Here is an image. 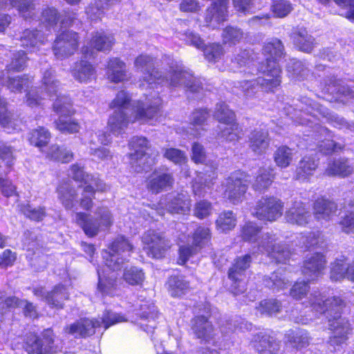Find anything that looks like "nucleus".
<instances>
[{
	"label": "nucleus",
	"mask_w": 354,
	"mask_h": 354,
	"mask_svg": "<svg viewBox=\"0 0 354 354\" xmlns=\"http://www.w3.org/2000/svg\"><path fill=\"white\" fill-rule=\"evenodd\" d=\"M143 250L152 258L160 259L170 247L169 241L160 233L150 230L146 232L142 238Z\"/></svg>",
	"instance_id": "15"
},
{
	"label": "nucleus",
	"mask_w": 354,
	"mask_h": 354,
	"mask_svg": "<svg viewBox=\"0 0 354 354\" xmlns=\"http://www.w3.org/2000/svg\"><path fill=\"white\" fill-rule=\"evenodd\" d=\"M164 156L175 164L181 165L185 163L187 160L185 153L176 148L165 149Z\"/></svg>",
	"instance_id": "63"
},
{
	"label": "nucleus",
	"mask_w": 354,
	"mask_h": 354,
	"mask_svg": "<svg viewBox=\"0 0 354 354\" xmlns=\"http://www.w3.org/2000/svg\"><path fill=\"white\" fill-rule=\"evenodd\" d=\"M250 261L251 257L249 254L239 257L229 270L228 277L232 281L230 290L234 295H241L245 291V282L243 279L245 270L250 266Z\"/></svg>",
	"instance_id": "17"
},
{
	"label": "nucleus",
	"mask_w": 354,
	"mask_h": 354,
	"mask_svg": "<svg viewBox=\"0 0 354 354\" xmlns=\"http://www.w3.org/2000/svg\"><path fill=\"white\" fill-rule=\"evenodd\" d=\"M273 179L272 170L270 169H261L257 176L256 180L253 184L255 189L261 191L268 187Z\"/></svg>",
	"instance_id": "57"
},
{
	"label": "nucleus",
	"mask_w": 354,
	"mask_h": 354,
	"mask_svg": "<svg viewBox=\"0 0 354 354\" xmlns=\"http://www.w3.org/2000/svg\"><path fill=\"white\" fill-rule=\"evenodd\" d=\"M274 160L278 167H288L293 160L292 149L286 146L279 147L274 153Z\"/></svg>",
	"instance_id": "48"
},
{
	"label": "nucleus",
	"mask_w": 354,
	"mask_h": 354,
	"mask_svg": "<svg viewBox=\"0 0 354 354\" xmlns=\"http://www.w3.org/2000/svg\"><path fill=\"white\" fill-rule=\"evenodd\" d=\"M310 217V212L301 202H295L286 213L287 221L298 225H306Z\"/></svg>",
	"instance_id": "29"
},
{
	"label": "nucleus",
	"mask_w": 354,
	"mask_h": 354,
	"mask_svg": "<svg viewBox=\"0 0 354 354\" xmlns=\"http://www.w3.org/2000/svg\"><path fill=\"white\" fill-rule=\"evenodd\" d=\"M283 203L274 197L262 198L252 211L260 220L274 221L282 215Z\"/></svg>",
	"instance_id": "18"
},
{
	"label": "nucleus",
	"mask_w": 354,
	"mask_h": 354,
	"mask_svg": "<svg viewBox=\"0 0 354 354\" xmlns=\"http://www.w3.org/2000/svg\"><path fill=\"white\" fill-rule=\"evenodd\" d=\"M167 289L172 297H181L188 290V283L181 276H172L167 281Z\"/></svg>",
	"instance_id": "44"
},
{
	"label": "nucleus",
	"mask_w": 354,
	"mask_h": 354,
	"mask_svg": "<svg viewBox=\"0 0 354 354\" xmlns=\"http://www.w3.org/2000/svg\"><path fill=\"white\" fill-rule=\"evenodd\" d=\"M173 183L174 178L170 174L156 170L152 174L147 186L151 192L159 193L171 187Z\"/></svg>",
	"instance_id": "30"
},
{
	"label": "nucleus",
	"mask_w": 354,
	"mask_h": 354,
	"mask_svg": "<svg viewBox=\"0 0 354 354\" xmlns=\"http://www.w3.org/2000/svg\"><path fill=\"white\" fill-rule=\"evenodd\" d=\"M134 66L138 71L143 73V80L150 88L156 84L176 87L184 85L192 92H197L201 87V82L194 77L189 71L185 70L184 66L176 62H172L169 71L166 76L153 68V59L146 55H140L134 62Z\"/></svg>",
	"instance_id": "4"
},
{
	"label": "nucleus",
	"mask_w": 354,
	"mask_h": 354,
	"mask_svg": "<svg viewBox=\"0 0 354 354\" xmlns=\"http://www.w3.org/2000/svg\"><path fill=\"white\" fill-rule=\"evenodd\" d=\"M215 118L225 126L221 129L219 136L228 142H234L241 137V129L235 122L234 113L228 109L225 103L218 104L214 112Z\"/></svg>",
	"instance_id": "12"
},
{
	"label": "nucleus",
	"mask_w": 354,
	"mask_h": 354,
	"mask_svg": "<svg viewBox=\"0 0 354 354\" xmlns=\"http://www.w3.org/2000/svg\"><path fill=\"white\" fill-rule=\"evenodd\" d=\"M259 354H276L279 348V344L270 337H262L259 342L255 345Z\"/></svg>",
	"instance_id": "55"
},
{
	"label": "nucleus",
	"mask_w": 354,
	"mask_h": 354,
	"mask_svg": "<svg viewBox=\"0 0 354 354\" xmlns=\"http://www.w3.org/2000/svg\"><path fill=\"white\" fill-rule=\"evenodd\" d=\"M19 307L24 309L26 316L35 317L36 316V310L32 304L26 300H19L15 297H8L4 301L0 302V314L3 315L7 310Z\"/></svg>",
	"instance_id": "33"
},
{
	"label": "nucleus",
	"mask_w": 354,
	"mask_h": 354,
	"mask_svg": "<svg viewBox=\"0 0 354 354\" xmlns=\"http://www.w3.org/2000/svg\"><path fill=\"white\" fill-rule=\"evenodd\" d=\"M192 245L180 246L179 248V257L178 263L184 265L190 257L197 251L207 245L210 239V232L207 227H199L191 238Z\"/></svg>",
	"instance_id": "16"
},
{
	"label": "nucleus",
	"mask_w": 354,
	"mask_h": 354,
	"mask_svg": "<svg viewBox=\"0 0 354 354\" xmlns=\"http://www.w3.org/2000/svg\"><path fill=\"white\" fill-rule=\"evenodd\" d=\"M78 37L75 32L63 31L59 34L53 46V51L57 59H64L73 55L77 50Z\"/></svg>",
	"instance_id": "20"
},
{
	"label": "nucleus",
	"mask_w": 354,
	"mask_h": 354,
	"mask_svg": "<svg viewBox=\"0 0 354 354\" xmlns=\"http://www.w3.org/2000/svg\"><path fill=\"white\" fill-rule=\"evenodd\" d=\"M325 257L320 253H315L304 263L302 272L308 281H313L324 274L326 268Z\"/></svg>",
	"instance_id": "26"
},
{
	"label": "nucleus",
	"mask_w": 354,
	"mask_h": 354,
	"mask_svg": "<svg viewBox=\"0 0 354 354\" xmlns=\"http://www.w3.org/2000/svg\"><path fill=\"white\" fill-rule=\"evenodd\" d=\"M70 176L75 181H80L84 186L82 198L80 200L81 207L88 210L93 205L92 198L95 194V191L105 192L106 185L97 177L93 175L85 174L83 168L79 165H73L70 170Z\"/></svg>",
	"instance_id": "10"
},
{
	"label": "nucleus",
	"mask_w": 354,
	"mask_h": 354,
	"mask_svg": "<svg viewBox=\"0 0 354 354\" xmlns=\"http://www.w3.org/2000/svg\"><path fill=\"white\" fill-rule=\"evenodd\" d=\"M191 201L187 193L170 194L162 198L158 203L157 212L162 215V209H167L171 214H185L189 211Z\"/></svg>",
	"instance_id": "19"
},
{
	"label": "nucleus",
	"mask_w": 354,
	"mask_h": 354,
	"mask_svg": "<svg viewBox=\"0 0 354 354\" xmlns=\"http://www.w3.org/2000/svg\"><path fill=\"white\" fill-rule=\"evenodd\" d=\"M283 51V46L280 40L272 39L268 41L263 48V53L266 57V63H261L256 68V62L248 59V53L244 51L238 55L231 61L230 70L234 72L243 73L247 75H255L257 72L266 75V77L245 80L238 83V87L245 96L252 97L256 95L259 88L266 92H274V88L281 84V69L277 63Z\"/></svg>",
	"instance_id": "1"
},
{
	"label": "nucleus",
	"mask_w": 354,
	"mask_h": 354,
	"mask_svg": "<svg viewBox=\"0 0 354 354\" xmlns=\"http://www.w3.org/2000/svg\"><path fill=\"white\" fill-rule=\"evenodd\" d=\"M248 185L245 174L241 172L233 174L226 179L224 196L233 204H237L244 198Z\"/></svg>",
	"instance_id": "14"
},
{
	"label": "nucleus",
	"mask_w": 354,
	"mask_h": 354,
	"mask_svg": "<svg viewBox=\"0 0 354 354\" xmlns=\"http://www.w3.org/2000/svg\"><path fill=\"white\" fill-rule=\"evenodd\" d=\"M47 157L62 162H68L73 158V153L66 148L52 145L47 152Z\"/></svg>",
	"instance_id": "51"
},
{
	"label": "nucleus",
	"mask_w": 354,
	"mask_h": 354,
	"mask_svg": "<svg viewBox=\"0 0 354 354\" xmlns=\"http://www.w3.org/2000/svg\"><path fill=\"white\" fill-rule=\"evenodd\" d=\"M112 0H95V4L89 6L86 9V13L92 21L102 19L104 10L108 7Z\"/></svg>",
	"instance_id": "52"
},
{
	"label": "nucleus",
	"mask_w": 354,
	"mask_h": 354,
	"mask_svg": "<svg viewBox=\"0 0 354 354\" xmlns=\"http://www.w3.org/2000/svg\"><path fill=\"white\" fill-rule=\"evenodd\" d=\"M243 31L232 26L227 27L223 32L222 37L225 44H236L243 38Z\"/></svg>",
	"instance_id": "59"
},
{
	"label": "nucleus",
	"mask_w": 354,
	"mask_h": 354,
	"mask_svg": "<svg viewBox=\"0 0 354 354\" xmlns=\"http://www.w3.org/2000/svg\"><path fill=\"white\" fill-rule=\"evenodd\" d=\"M42 336V343L35 334H30L27 337L24 348L28 354H44L55 351L53 348V330L50 328L44 330Z\"/></svg>",
	"instance_id": "21"
},
{
	"label": "nucleus",
	"mask_w": 354,
	"mask_h": 354,
	"mask_svg": "<svg viewBox=\"0 0 354 354\" xmlns=\"http://www.w3.org/2000/svg\"><path fill=\"white\" fill-rule=\"evenodd\" d=\"M353 171L352 167L348 164L347 160H338L329 163L326 174L328 176H338L345 177Z\"/></svg>",
	"instance_id": "46"
},
{
	"label": "nucleus",
	"mask_w": 354,
	"mask_h": 354,
	"mask_svg": "<svg viewBox=\"0 0 354 354\" xmlns=\"http://www.w3.org/2000/svg\"><path fill=\"white\" fill-rule=\"evenodd\" d=\"M183 36L185 37L183 39L187 44L194 46L198 49H203L204 56L210 63H216L223 54V48L219 44H212L204 48L203 41L198 35L192 32H186Z\"/></svg>",
	"instance_id": "22"
},
{
	"label": "nucleus",
	"mask_w": 354,
	"mask_h": 354,
	"mask_svg": "<svg viewBox=\"0 0 354 354\" xmlns=\"http://www.w3.org/2000/svg\"><path fill=\"white\" fill-rule=\"evenodd\" d=\"M7 82V87L12 92L21 91L24 88H28L31 81L26 76L20 77L19 75L15 77H8Z\"/></svg>",
	"instance_id": "61"
},
{
	"label": "nucleus",
	"mask_w": 354,
	"mask_h": 354,
	"mask_svg": "<svg viewBox=\"0 0 354 354\" xmlns=\"http://www.w3.org/2000/svg\"><path fill=\"white\" fill-rule=\"evenodd\" d=\"M123 278L128 284L136 286L142 283L145 279V274L141 269L132 266L129 268H124Z\"/></svg>",
	"instance_id": "54"
},
{
	"label": "nucleus",
	"mask_w": 354,
	"mask_h": 354,
	"mask_svg": "<svg viewBox=\"0 0 354 354\" xmlns=\"http://www.w3.org/2000/svg\"><path fill=\"white\" fill-rule=\"evenodd\" d=\"M114 44V39L111 35H106L103 32H96L91 40V47L97 50H109Z\"/></svg>",
	"instance_id": "45"
},
{
	"label": "nucleus",
	"mask_w": 354,
	"mask_h": 354,
	"mask_svg": "<svg viewBox=\"0 0 354 354\" xmlns=\"http://www.w3.org/2000/svg\"><path fill=\"white\" fill-rule=\"evenodd\" d=\"M216 178L215 168L210 171L209 174L207 173H200L194 180L192 185L194 194L199 197L204 196L209 192L213 185V180Z\"/></svg>",
	"instance_id": "32"
},
{
	"label": "nucleus",
	"mask_w": 354,
	"mask_h": 354,
	"mask_svg": "<svg viewBox=\"0 0 354 354\" xmlns=\"http://www.w3.org/2000/svg\"><path fill=\"white\" fill-rule=\"evenodd\" d=\"M58 198L66 209H73L76 203V190L69 183H64L57 188Z\"/></svg>",
	"instance_id": "41"
},
{
	"label": "nucleus",
	"mask_w": 354,
	"mask_h": 354,
	"mask_svg": "<svg viewBox=\"0 0 354 354\" xmlns=\"http://www.w3.org/2000/svg\"><path fill=\"white\" fill-rule=\"evenodd\" d=\"M132 245L123 236H118L102 254L105 267L97 269V290L102 296L113 297L120 292L117 271L124 267V261L129 257Z\"/></svg>",
	"instance_id": "5"
},
{
	"label": "nucleus",
	"mask_w": 354,
	"mask_h": 354,
	"mask_svg": "<svg viewBox=\"0 0 354 354\" xmlns=\"http://www.w3.org/2000/svg\"><path fill=\"white\" fill-rule=\"evenodd\" d=\"M308 302L313 310L327 319L329 329L332 330L330 345L335 347L344 344L351 329L348 321L341 316L344 301L337 297L327 298L324 292L316 291L310 294Z\"/></svg>",
	"instance_id": "6"
},
{
	"label": "nucleus",
	"mask_w": 354,
	"mask_h": 354,
	"mask_svg": "<svg viewBox=\"0 0 354 354\" xmlns=\"http://www.w3.org/2000/svg\"><path fill=\"white\" fill-rule=\"evenodd\" d=\"M318 135L317 147L319 150L324 153L340 149L341 147L337 145L331 140L332 134L328 129L323 127H316Z\"/></svg>",
	"instance_id": "40"
},
{
	"label": "nucleus",
	"mask_w": 354,
	"mask_h": 354,
	"mask_svg": "<svg viewBox=\"0 0 354 354\" xmlns=\"http://www.w3.org/2000/svg\"><path fill=\"white\" fill-rule=\"evenodd\" d=\"M142 311L136 324L145 331L149 333L153 332L156 326V319L158 318V312L153 305H140Z\"/></svg>",
	"instance_id": "31"
},
{
	"label": "nucleus",
	"mask_w": 354,
	"mask_h": 354,
	"mask_svg": "<svg viewBox=\"0 0 354 354\" xmlns=\"http://www.w3.org/2000/svg\"><path fill=\"white\" fill-rule=\"evenodd\" d=\"M73 77L80 82L87 83L95 77V69L88 62L82 59L72 69Z\"/></svg>",
	"instance_id": "36"
},
{
	"label": "nucleus",
	"mask_w": 354,
	"mask_h": 354,
	"mask_svg": "<svg viewBox=\"0 0 354 354\" xmlns=\"http://www.w3.org/2000/svg\"><path fill=\"white\" fill-rule=\"evenodd\" d=\"M287 340L293 346L302 348L308 343V337L306 331L300 329L290 330L286 335Z\"/></svg>",
	"instance_id": "56"
},
{
	"label": "nucleus",
	"mask_w": 354,
	"mask_h": 354,
	"mask_svg": "<svg viewBox=\"0 0 354 354\" xmlns=\"http://www.w3.org/2000/svg\"><path fill=\"white\" fill-rule=\"evenodd\" d=\"M160 104L159 97L155 98L153 103L149 100L145 103L140 101L131 103L128 93L121 91L109 105L114 111L109 118L108 127L113 133L120 134L129 123L149 122L158 115Z\"/></svg>",
	"instance_id": "2"
},
{
	"label": "nucleus",
	"mask_w": 354,
	"mask_h": 354,
	"mask_svg": "<svg viewBox=\"0 0 354 354\" xmlns=\"http://www.w3.org/2000/svg\"><path fill=\"white\" fill-rule=\"evenodd\" d=\"M129 147L134 152L129 154V163L136 172L147 171L154 164L145 151L149 149V141L145 137H133L129 142Z\"/></svg>",
	"instance_id": "13"
},
{
	"label": "nucleus",
	"mask_w": 354,
	"mask_h": 354,
	"mask_svg": "<svg viewBox=\"0 0 354 354\" xmlns=\"http://www.w3.org/2000/svg\"><path fill=\"white\" fill-rule=\"evenodd\" d=\"M59 82L55 79L53 71L50 69L44 72L39 88V95L37 89H31L26 94V103L30 106L39 104V100L48 97L51 100L57 97L53 104L54 110L59 115L56 122L57 129L63 133H73L80 129L79 124L71 118H68L73 113L71 100L64 96H57Z\"/></svg>",
	"instance_id": "3"
},
{
	"label": "nucleus",
	"mask_w": 354,
	"mask_h": 354,
	"mask_svg": "<svg viewBox=\"0 0 354 354\" xmlns=\"http://www.w3.org/2000/svg\"><path fill=\"white\" fill-rule=\"evenodd\" d=\"M95 214L96 218H94L86 213L75 214V223L90 237L96 236L100 231L108 229L113 223L111 214L107 208L100 209Z\"/></svg>",
	"instance_id": "11"
},
{
	"label": "nucleus",
	"mask_w": 354,
	"mask_h": 354,
	"mask_svg": "<svg viewBox=\"0 0 354 354\" xmlns=\"http://www.w3.org/2000/svg\"><path fill=\"white\" fill-rule=\"evenodd\" d=\"M127 321V319L124 315L107 310L103 313L100 321L88 318L80 319L68 327H66L65 332L75 337H85L93 335L95 333L96 328L102 325L104 329H106L113 324Z\"/></svg>",
	"instance_id": "9"
},
{
	"label": "nucleus",
	"mask_w": 354,
	"mask_h": 354,
	"mask_svg": "<svg viewBox=\"0 0 354 354\" xmlns=\"http://www.w3.org/2000/svg\"><path fill=\"white\" fill-rule=\"evenodd\" d=\"M296 106L297 109L288 107L286 113L299 124L313 123L317 118L319 119V117L322 116L333 122L334 126L338 128H342L347 124L344 118L332 115L325 106L313 102L309 98H304Z\"/></svg>",
	"instance_id": "7"
},
{
	"label": "nucleus",
	"mask_w": 354,
	"mask_h": 354,
	"mask_svg": "<svg viewBox=\"0 0 354 354\" xmlns=\"http://www.w3.org/2000/svg\"><path fill=\"white\" fill-rule=\"evenodd\" d=\"M41 21L48 31L50 29L57 31L58 29L60 30L62 28L71 25L74 19L70 17H68L67 19L57 17V12L55 8H48L43 11Z\"/></svg>",
	"instance_id": "27"
},
{
	"label": "nucleus",
	"mask_w": 354,
	"mask_h": 354,
	"mask_svg": "<svg viewBox=\"0 0 354 354\" xmlns=\"http://www.w3.org/2000/svg\"><path fill=\"white\" fill-rule=\"evenodd\" d=\"M294 44L301 51L310 52L314 46V39L306 28H297L291 34Z\"/></svg>",
	"instance_id": "37"
},
{
	"label": "nucleus",
	"mask_w": 354,
	"mask_h": 354,
	"mask_svg": "<svg viewBox=\"0 0 354 354\" xmlns=\"http://www.w3.org/2000/svg\"><path fill=\"white\" fill-rule=\"evenodd\" d=\"M236 224V219L232 211L221 213L216 221L217 230L221 232H227L232 230Z\"/></svg>",
	"instance_id": "47"
},
{
	"label": "nucleus",
	"mask_w": 354,
	"mask_h": 354,
	"mask_svg": "<svg viewBox=\"0 0 354 354\" xmlns=\"http://www.w3.org/2000/svg\"><path fill=\"white\" fill-rule=\"evenodd\" d=\"M260 230L261 227L256 223L247 222L241 227V234L244 241L255 243L260 252L266 253L268 257L274 259L279 263H286L289 259L290 251L281 245H277L276 250L273 243L276 239L269 234H263L259 240Z\"/></svg>",
	"instance_id": "8"
},
{
	"label": "nucleus",
	"mask_w": 354,
	"mask_h": 354,
	"mask_svg": "<svg viewBox=\"0 0 354 354\" xmlns=\"http://www.w3.org/2000/svg\"><path fill=\"white\" fill-rule=\"evenodd\" d=\"M269 147V138L267 131L255 129L250 137V148L257 155L264 153Z\"/></svg>",
	"instance_id": "35"
},
{
	"label": "nucleus",
	"mask_w": 354,
	"mask_h": 354,
	"mask_svg": "<svg viewBox=\"0 0 354 354\" xmlns=\"http://www.w3.org/2000/svg\"><path fill=\"white\" fill-rule=\"evenodd\" d=\"M106 74L111 82L115 83L125 81L129 77L125 63L117 57L109 60Z\"/></svg>",
	"instance_id": "28"
},
{
	"label": "nucleus",
	"mask_w": 354,
	"mask_h": 354,
	"mask_svg": "<svg viewBox=\"0 0 354 354\" xmlns=\"http://www.w3.org/2000/svg\"><path fill=\"white\" fill-rule=\"evenodd\" d=\"M12 114L8 111L5 101L0 98V124L8 133L17 129V122L12 119Z\"/></svg>",
	"instance_id": "50"
},
{
	"label": "nucleus",
	"mask_w": 354,
	"mask_h": 354,
	"mask_svg": "<svg viewBox=\"0 0 354 354\" xmlns=\"http://www.w3.org/2000/svg\"><path fill=\"white\" fill-rule=\"evenodd\" d=\"M229 0H214L205 13L206 26L215 29L228 18L227 4Z\"/></svg>",
	"instance_id": "23"
},
{
	"label": "nucleus",
	"mask_w": 354,
	"mask_h": 354,
	"mask_svg": "<svg viewBox=\"0 0 354 354\" xmlns=\"http://www.w3.org/2000/svg\"><path fill=\"white\" fill-rule=\"evenodd\" d=\"M317 163L311 156H304L299 162L296 169V177L298 180H304L312 176L316 168Z\"/></svg>",
	"instance_id": "42"
},
{
	"label": "nucleus",
	"mask_w": 354,
	"mask_h": 354,
	"mask_svg": "<svg viewBox=\"0 0 354 354\" xmlns=\"http://www.w3.org/2000/svg\"><path fill=\"white\" fill-rule=\"evenodd\" d=\"M330 278L333 281H341L344 278L354 281V261L348 262L344 256L337 258L331 263Z\"/></svg>",
	"instance_id": "25"
},
{
	"label": "nucleus",
	"mask_w": 354,
	"mask_h": 354,
	"mask_svg": "<svg viewBox=\"0 0 354 354\" xmlns=\"http://www.w3.org/2000/svg\"><path fill=\"white\" fill-rule=\"evenodd\" d=\"M266 285L273 290H281L287 288L289 286V281L285 276H279V272H274L269 278L266 280Z\"/></svg>",
	"instance_id": "62"
},
{
	"label": "nucleus",
	"mask_w": 354,
	"mask_h": 354,
	"mask_svg": "<svg viewBox=\"0 0 354 354\" xmlns=\"http://www.w3.org/2000/svg\"><path fill=\"white\" fill-rule=\"evenodd\" d=\"M50 138V134L49 131L44 127H39L30 133L29 141L31 145L41 148L48 144Z\"/></svg>",
	"instance_id": "53"
},
{
	"label": "nucleus",
	"mask_w": 354,
	"mask_h": 354,
	"mask_svg": "<svg viewBox=\"0 0 354 354\" xmlns=\"http://www.w3.org/2000/svg\"><path fill=\"white\" fill-rule=\"evenodd\" d=\"M34 294L44 298L51 307L57 308H62L64 301L68 299L67 288L62 284L55 286L51 292L47 293L42 288L35 289Z\"/></svg>",
	"instance_id": "24"
},
{
	"label": "nucleus",
	"mask_w": 354,
	"mask_h": 354,
	"mask_svg": "<svg viewBox=\"0 0 354 354\" xmlns=\"http://www.w3.org/2000/svg\"><path fill=\"white\" fill-rule=\"evenodd\" d=\"M271 9L275 17L283 18L292 11V6L287 0H274Z\"/></svg>",
	"instance_id": "60"
},
{
	"label": "nucleus",
	"mask_w": 354,
	"mask_h": 354,
	"mask_svg": "<svg viewBox=\"0 0 354 354\" xmlns=\"http://www.w3.org/2000/svg\"><path fill=\"white\" fill-rule=\"evenodd\" d=\"M26 63V57L23 51H17L12 53V60L7 66L8 71H20L24 69Z\"/></svg>",
	"instance_id": "64"
},
{
	"label": "nucleus",
	"mask_w": 354,
	"mask_h": 354,
	"mask_svg": "<svg viewBox=\"0 0 354 354\" xmlns=\"http://www.w3.org/2000/svg\"><path fill=\"white\" fill-rule=\"evenodd\" d=\"M34 0H0V8H17L25 19L32 18L35 10Z\"/></svg>",
	"instance_id": "39"
},
{
	"label": "nucleus",
	"mask_w": 354,
	"mask_h": 354,
	"mask_svg": "<svg viewBox=\"0 0 354 354\" xmlns=\"http://www.w3.org/2000/svg\"><path fill=\"white\" fill-rule=\"evenodd\" d=\"M313 209L314 215L317 220L328 221L336 211L337 206L334 202L321 198L315 202Z\"/></svg>",
	"instance_id": "38"
},
{
	"label": "nucleus",
	"mask_w": 354,
	"mask_h": 354,
	"mask_svg": "<svg viewBox=\"0 0 354 354\" xmlns=\"http://www.w3.org/2000/svg\"><path fill=\"white\" fill-rule=\"evenodd\" d=\"M209 116V114L206 109L195 110L190 118L191 125L193 127L191 128L190 135L195 137L200 136L201 135V130H204V126L206 124Z\"/></svg>",
	"instance_id": "43"
},
{
	"label": "nucleus",
	"mask_w": 354,
	"mask_h": 354,
	"mask_svg": "<svg viewBox=\"0 0 354 354\" xmlns=\"http://www.w3.org/2000/svg\"><path fill=\"white\" fill-rule=\"evenodd\" d=\"M38 35L35 33L34 30H26L23 32L21 37V46L29 48L30 51L35 52L39 49L43 41L37 38Z\"/></svg>",
	"instance_id": "49"
},
{
	"label": "nucleus",
	"mask_w": 354,
	"mask_h": 354,
	"mask_svg": "<svg viewBox=\"0 0 354 354\" xmlns=\"http://www.w3.org/2000/svg\"><path fill=\"white\" fill-rule=\"evenodd\" d=\"M192 330L198 338L207 342L213 337V327L204 315L197 316L192 320Z\"/></svg>",
	"instance_id": "34"
},
{
	"label": "nucleus",
	"mask_w": 354,
	"mask_h": 354,
	"mask_svg": "<svg viewBox=\"0 0 354 354\" xmlns=\"http://www.w3.org/2000/svg\"><path fill=\"white\" fill-rule=\"evenodd\" d=\"M261 315H273L281 311L282 306L276 299H264L257 308Z\"/></svg>",
	"instance_id": "58"
}]
</instances>
